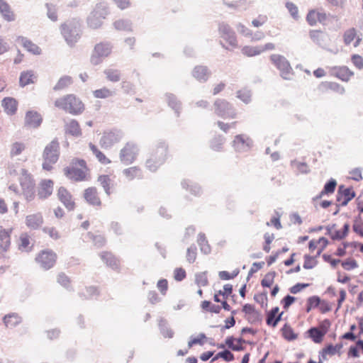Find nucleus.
Segmentation results:
<instances>
[{
	"label": "nucleus",
	"instance_id": "f257e3e1",
	"mask_svg": "<svg viewBox=\"0 0 363 363\" xmlns=\"http://www.w3.org/2000/svg\"><path fill=\"white\" fill-rule=\"evenodd\" d=\"M54 105L57 108L74 116L80 115L85 110L83 101L73 94H66L57 99L54 101Z\"/></svg>",
	"mask_w": 363,
	"mask_h": 363
},
{
	"label": "nucleus",
	"instance_id": "f03ea898",
	"mask_svg": "<svg viewBox=\"0 0 363 363\" xmlns=\"http://www.w3.org/2000/svg\"><path fill=\"white\" fill-rule=\"evenodd\" d=\"M65 176L74 182L87 181L90 178L89 169L84 160L76 159L70 167L64 169Z\"/></svg>",
	"mask_w": 363,
	"mask_h": 363
},
{
	"label": "nucleus",
	"instance_id": "7ed1b4c3",
	"mask_svg": "<svg viewBox=\"0 0 363 363\" xmlns=\"http://www.w3.org/2000/svg\"><path fill=\"white\" fill-rule=\"evenodd\" d=\"M60 32L65 41L70 45H74L80 39L82 30L77 21H69L60 26Z\"/></svg>",
	"mask_w": 363,
	"mask_h": 363
},
{
	"label": "nucleus",
	"instance_id": "20e7f679",
	"mask_svg": "<svg viewBox=\"0 0 363 363\" xmlns=\"http://www.w3.org/2000/svg\"><path fill=\"white\" fill-rule=\"evenodd\" d=\"M21 194L25 200L30 202L35 198V182L33 176L26 169H23L19 177Z\"/></svg>",
	"mask_w": 363,
	"mask_h": 363
},
{
	"label": "nucleus",
	"instance_id": "39448f33",
	"mask_svg": "<svg viewBox=\"0 0 363 363\" xmlns=\"http://www.w3.org/2000/svg\"><path fill=\"white\" fill-rule=\"evenodd\" d=\"M60 156V145L57 140L51 141L45 148L43 157V169L51 171Z\"/></svg>",
	"mask_w": 363,
	"mask_h": 363
},
{
	"label": "nucleus",
	"instance_id": "423d86ee",
	"mask_svg": "<svg viewBox=\"0 0 363 363\" xmlns=\"http://www.w3.org/2000/svg\"><path fill=\"white\" fill-rule=\"evenodd\" d=\"M113 50V45L108 41H101L96 43L92 50L91 55V62L93 65H98L102 62V60L108 57Z\"/></svg>",
	"mask_w": 363,
	"mask_h": 363
},
{
	"label": "nucleus",
	"instance_id": "0eeeda50",
	"mask_svg": "<svg viewBox=\"0 0 363 363\" xmlns=\"http://www.w3.org/2000/svg\"><path fill=\"white\" fill-rule=\"evenodd\" d=\"M108 14V8L102 4H97L87 18V25L91 29H98L103 24L106 16Z\"/></svg>",
	"mask_w": 363,
	"mask_h": 363
},
{
	"label": "nucleus",
	"instance_id": "6e6552de",
	"mask_svg": "<svg viewBox=\"0 0 363 363\" xmlns=\"http://www.w3.org/2000/svg\"><path fill=\"white\" fill-rule=\"evenodd\" d=\"M57 254L52 250H40L35 256V262L44 270L52 269L56 264Z\"/></svg>",
	"mask_w": 363,
	"mask_h": 363
},
{
	"label": "nucleus",
	"instance_id": "1a4fd4ad",
	"mask_svg": "<svg viewBox=\"0 0 363 363\" xmlns=\"http://www.w3.org/2000/svg\"><path fill=\"white\" fill-rule=\"evenodd\" d=\"M138 153V145L134 143L128 142L121 150L119 158L124 164H130L136 160Z\"/></svg>",
	"mask_w": 363,
	"mask_h": 363
},
{
	"label": "nucleus",
	"instance_id": "9d476101",
	"mask_svg": "<svg viewBox=\"0 0 363 363\" xmlns=\"http://www.w3.org/2000/svg\"><path fill=\"white\" fill-rule=\"evenodd\" d=\"M271 60L273 64L281 72V77L285 79H290L293 74V69L289 62L284 57L278 55L271 56Z\"/></svg>",
	"mask_w": 363,
	"mask_h": 363
},
{
	"label": "nucleus",
	"instance_id": "9b49d317",
	"mask_svg": "<svg viewBox=\"0 0 363 363\" xmlns=\"http://www.w3.org/2000/svg\"><path fill=\"white\" fill-rule=\"evenodd\" d=\"M214 108L216 115L222 118H234L236 116V113L234 111H230L231 106L225 100H216L214 103Z\"/></svg>",
	"mask_w": 363,
	"mask_h": 363
},
{
	"label": "nucleus",
	"instance_id": "f8f14e48",
	"mask_svg": "<svg viewBox=\"0 0 363 363\" xmlns=\"http://www.w3.org/2000/svg\"><path fill=\"white\" fill-rule=\"evenodd\" d=\"M54 181L50 179H42L37 189V196L39 199L44 200L50 197L53 192Z\"/></svg>",
	"mask_w": 363,
	"mask_h": 363
},
{
	"label": "nucleus",
	"instance_id": "ddd939ff",
	"mask_svg": "<svg viewBox=\"0 0 363 363\" xmlns=\"http://www.w3.org/2000/svg\"><path fill=\"white\" fill-rule=\"evenodd\" d=\"M58 199L68 211L75 208V202L71 193L64 186H60L57 193Z\"/></svg>",
	"mask_w": 363,
	"mask_h": 363
},
{
	"label": "nucleus",
	"instance_id": "4468645a",
	"mask_svg": "<svg viewBox=\"0 0 363 363\" xmlns=\"http://www.w3.org/2000/svg\"><path fill=\"white\" fill-rule=\"evenodd\" d=\"M284 311H280L278 306L273 307L265 312L266 324L271 328H276L281 320Z\"/></svg>",
	"mask_w": 363,
	"mask_h": 363
},
{
	"label": "nucleus",
	"instance_id": "2eb2a0df",
	"mask_svg": "<svg viewBox=\"0 0 363 363\" xmlns=\"http://www.w3.org/2000/svg\"><path fill=\"white\" fill-rule=\"evenodd\" d=\"M330 73L332 77L345 82H347L354 75V72L346 66L333 67L330 69Z\"/></svg>",
	"mask_w": 363,
	"mask_h": 363
},
{
	"label": "nucleus",
	"instance_id": "dca6fc26",
	"mask_svg": "<svg viewBox=\"0 0 363 363\" xmlns=\"http://www.w3.org/2000/svg\"><path fill=\"white\" fill-rule=\"evenodd\" d=\"M306 21L311 26H314L317 23H324L327 20V14L322 10L311 9L306 15Z\"/></svg>",
	"mask_w": 363,
	"mask_h": 363
},
{
	"label": "nucleus",
	"instance_id": "f3484780",
	"mask_svg": "<svg viewBox=\"0 0 363 363\" xmlns=\"http://www.w3.org/2000/svg\"><path fill=\"white\" fill-rule=\"evenodd\" d=\"M0 15L8 23L14 22L17 18L14 10L6 0H0Z\"/></svg>",
	"mask_w": 363,
	"mask_h": 363
},
{
	"label": "nucleus",
	"instance_id": "a211bd4d",
	"mask_svg": "<svg viewBox=\"0 0 363 363\" xmlns=\"http://www.w3.org/2000/svg\"><path fill=\"white\" fill-rule=\"evenodd\" d=\"M16 41L21 44L28 52L33 55H40L42 53V49L37 44L26 37L22 35L17 36Z\"/></svg>",
	"mask_w": 363,
	"mask_h": 363
},
{
	"label": "nucleus",
	"instance_id": "6ab92c4d",
	"mask_svg": "<svg viewBox=\"0 0 363 363\" xmlns=\"http://www.w3.org/2000/svg\"><path fill=\"white\" fill-rule=\"evenodd\" d=\"M122 135L117 131L105 132L101 138L100 143L102 147H111L121 140Z\"/></svg>",
	"mask_w": 363,
	"mask_h": 363
},
{
	"label": "nucleus",
	"instance_id": "aec40b11",
	"mask_svg": "<svg viewBox=\"0 0 363 363\" xmlns=\"http://www.w3.org/2000/svg\"><path fill=\"white\" fill-rule=\"evenodd\" d=\"M84 198L90 205L100 207L102 205L98 190L94 186L86 189L84 191Z\"/></svg>",
	"mask_w": 363,
	"mask_h": 363
},
{
	"label": "nucleus",
	"instance_id": "412c9836",
	"mask_svg": "<svg viewBox=\"0 0 363 363\" xmlns=\"http://www.w3.org/2000/svg\"><path fill=\"white\" fill-rule=\"evenodd\" d=\"M12 232V228H0V254H4L10 249Z\"/></svg>",
	"mask_w": 363,
	"mask_h": 363
},
{
	"label": "nucleus",
	"instance_id": "4be33fe9",
	"mask_svg": "<svg viewBox=\"0 0 363 363\" xmlns=\"http://www.w3.org/2000/svg\"><path fill=\"white\" fill-rule=\"evenodd\" d=\"M242 311L244 313V318L250 323H256L261 319L259 312L252 304H245Z\"/></svg>",
	"mask_w": 363,
	"mask_h": 363
},
{
	"label": "nucleus",
	"instance_id": "5701e85b",
	"mask_svg": "<svg viewBox=\"0 0 363 363\" xmlns=\"http://www.w3.org/2000/svg\"><path fill=\"white\" fill-rule=\"evenodd\" d=\"M26 226L31 230H38L42 227L44 218L41 213L29 214L26 217Z\"/></svg>",
	"mask_w": 363,
	"mask_h": 363
},
{
	"label": "nucleus",
	"instance_id": "b1692460",
	"mask_svg": "<svg viewBox=\"0 0 363 363\" xmlns=\"http://www.w3.org/2000/svg\"><path fill=\"white\" fill-rule=\"evenodd\" d=\"M350 225L345 223L342 230H338L335 224L332 225L328 228V234L333 240H342L345 238L349 232Z\"/></svg>",
	"mask_w": 363,
	"mask_h": 363
},
{
	"label": "nucleus",
	"instance_id": "393cba45",
	"mask_svg": "<svg viewBox=\"0 0 363 363\" xmlns=\"http://www.w3.org/2000/svg\"><path fill=\"white\" fill-rule=\"evenodd\" d=\"M343 40L346 45H350L352 42H354V47H357L360 44L362 38L357 34V30L354 28H351L344 32Z\"/></svg>",
	"mask_w": 363,
	"mask_h": 363
},
{
	"label": "nucleus",
	"instance_id": "a878e982",
	"mask_svg": "<svg viewBox=\"0 0 363 363\" xmlns=\"http://www.w3.org/2000/svg\"><path fill=\"white\" fill-rule=\"evenodd\" d=\"M355 196V192L352 188L343 189L340 187L337 194V201L341 206H346Z\"/></svg>",
	"mask_w": 363,
	"mask_h": 363
},
{
	"label": "nucleus",
	"instance_id": "bb28decb",
	"mask_svg": "<svg viewBox=\"0 0 363 363\" xmlns=\"http://www.w3.org/2000/svg\"><path fill=\"white\" fill-rule=\"evenodd\" d=\"M16 245L18 249L21 252L30 251L33 247L30 236L27 233H21L16 240Z\"/></svg>",
	"mask_w": 363,
	"mask_h": 363
},
{
	"label": "nucleus",
	"instance_id": "cd10ccee",
	"mask_svg": "<svg viewBox=\"0 0 363 363\" xmlns=\"http://www.w3.org/2000/svg\"><path fill=\"white\" fill-rule=\"evenodd\" d=\"M225 30V28L221 30V38L223 40V46L227 49H231L237 47L238 43L235 33L233 32Z\"/></svg>",
	"mask_w": 363,
	"mask_h": 363
},
{
	"label": "nucleus",
	"instance_id": "c85d7f7f",
	"mask_svg": "<svg viewBox=\"0 0 363 363\" xmlns=\"http://www.w3.org/2000/svg\"><path fill=\"white\" fill-rule=\"evenodd\" d=\"M42 121L41 115L35 111H29L26 114L25 123L30 127H38L41 124Z\"/></svg>",
	"mask_w": 363,
	"mask_h": 363
},
{
	"label": "nucleus",
	"instance_id": "c756f323",
	"mask_svg": "<svg viewBox=\"0 0 363 363\" xmlns=\"http://www.w3.org/2000/svg\"><path fill=\"white\" fill-rule=\"evenodd\" d=\"M1 106L8 115H14L18 110V101L12 97H5L1 101Z\"/></svg>",
	"mask_w": 363,
	"mask_h": 363
},
{
	"label": "nucleus",
	"instance_id": "7c9ffc66",
	"mask_svg": "<svg viewBox=\"0 0 363 363\" xmlns=\"http://www.w3.org/2000/svg\"><path fill=\"white\" fill-rule=\"evenodd\" d=\"M320 86L324 92L333 91L339 94H344L345 92V88L335 82H322Z\"/></svg>",
	"mask_w": 363,
	"mask_h": 363
},
{
	"label": "nucleus",
	"instance_id": "2f4dec72",
	"mask_svg": "<svg viewBox=\"0 0 363 363\" xmlns=\"http://www.w3.org/2000/svg\"><path fill=\"white\" fill-rule=\"evenodd\" d=\"M252 145V140L250 138L245 137L244 135H238L233 140V147L238 151L248 148Z\"/></svg>",
	"mask_w": 363,
	"mask_h": 363
},
{
	"label": "nucleus",
	"instance_id": "473e14b6",
	"mask_svg": "<svg viewBox=\"0 0 363 363\" xmlns=\"http://www.w3.org/2000/svg\"><path fill=\"white\" fill-rule=\"evenodd\" d=\"M27 150L26 144L21 141L13 143L10 146L9 155L11 158L23 155Z\"/></svg>",
	"mask_w": 363,
	"mask_h": 363
},
{
	"label": "nucleus",
	"instance_id": "72a5a7b5",
	"mask_svg": "<svg viewBox=\"0 0 363 363\" xmlns=\"http://www.w3.org/2000/svg\"><path fill=\"white\" fill-rule=\"evenodd\" d=\"M65 130L67 134L72 135L74 137L82 135V130L79 123L74 119L70 120L65 125Z\"/></svg>",
	"mask_w": 363,
	"mask_h": 363
},
{
	"label": "nucleus",
	"instance_id": "f704fd0d",
	"mask_svg": "<svg viewBox=\"0 0 363 363\" xmlns=\"http://www.w3.org/2000/svg\"><path fill=\"white\" fill-rule=\"evenodd\" d=\"M36 78L37 77L33 71H23L20 74L19 84L21 87H24L27 85L35 83Z\"/></svg>",
	"mask_w": 363,
	"mask_h": 363
},
{
	"label": "nucleus",
	"instance_id": "c9c22d12",
	"mask_svg": "<svg viewBox=\"0 0 363 363\" xmlns=\"http://www.w3.org/2000/svg\"><path fill=\"white\" fill-rule=\"evenodd\" d=\"M280 332L282 337L289 342L294 341L298 337V333L294 331V328L289 323H285L280 329Z\"/></svg>",
	"mask_w": 363,
	"mask_h": 363
},
{
	"label": "nucleus",
	"instance_id": "e433bc0d",
	"mask_svg": "<svg viewBox=\"0 0 363 363\" xmlns=\"http://www.w3.org/2000/svg\"><path fill=\"white\" fill-rule=\"evenodd\" d=\"M89 147L91 150L92 153L95 155L96 158L101 164L108 165L111 163V159H109L99 147L90 143Z\"/></svg>",
	"mask_w": 363,
	"mask_h": 363
},
{
	"label": "nucleus",
	"instance_id": "4c0bfd02",
	"mask_svg": "<svg viewBox=\"0 0 363 363\" xmlns=\"http://www.w3.org/2000/svg\"><path fill=\"white\" fill-rule=\"evenodd\" d=\"M100 257L101 259L111 268L116 269L118 267V259L111 252L105 251L101 253Z\"/></svg>",
	"mask_w": 363,
	"mask_h": 363
},
{
	"label": "nucleus",
	"instance_id": "58836bf2",
	"mask_svg": "<svg viewBox=\"0 0 363 363\" xmlns=\"http://www.w3.org/2000/svg\"><path fill=\"white\" fill-rule=\"evenodd\" d=\"M342 348V344H336L335 345H329L322 350L321 355L323 359H326L327 356H333L336 354H340Z\"/></svg>",
	"mask_w": 363,
	"mask_h": 363
},
{
	"label": "nucleus",
	"instance_id": "ea45409f",
	"mask_svg": "<svg viewBox=\"0 0 363 363\" xmlns=\"http://www.w3.org/2000/svg\"><path fill=\"white\" fill-rule=\"evenodd\" d=\"M336 186H337L336 181L333 179H330L328 182H327L325 184L323 189L320 191V193L318 195H317L314 198V199L318 200V199H321L324 195L332 194L333 193H334Z\"/></svg>",
	"mask_w": 363,
	"mask_h": 363
},
{
	"label": "nucleus",
	"instance_id": "a19ab883",
	"mask_svg": "<svg viewBox=\"0 0 363 363\" xmlns=\"http://www.w3.org/2000/svg\"><path fill=\"white\" fill-rule=\"evenodd\" d=\"M123 174L128 180H133L135 179H141L143 177L141 169L136 166L130 167L123 170Z\"/></svg>",
	"mask_w": 363,
	"mask_h": 363
},
{
	"label": "nucleus",
	"instance_id": "79ce46f5",
	"mask_svg": "<svg viewBox=\"0 0 363 363\" xmlns=\"http://www.w3.org/2000/svg\"><path fill=\"white\" fill-rule=\"evenodd\" d=\"M21 322V318L18 313H13L4 317V323L7 328H13Z\"/></svg>",
	"mask_w": 363,
	"mask_h": 363
},
{
	"label": "nucleus",
	"instance_id": "37998d69",
	"mask_svg": "<svg viewBox=\"0 0 363 363\" xmlns=\"http://www.w3.org/2000/svg\"><path fill=\"white\" fill-rule=\"evenodd\" d=\"M114 91L111 89L103 86L100 89H96L93 91V96L96 99H105L111 97Z\"/></svg>",
	"mask_w": 363,
	"mask_h": 363
},
{
	"label": "nucleus",
	"instance_id": "c03bdc74",
	"mask_svg": "<svg viewBox=\"0 0 363 363\" xmlns=\"http://www.w3.org/2000/svg\"><path fill=\"white\" fill-rule=\"evenodd\" d=\"M207 342V337L204 333H200L196 336H191L188 342V347L191 348L195 345H203Z\"/></svg>",
	"mask_w": 363,
	"mask_h": 363
},
{
	"label": "nucleus",
	"instance_id": "a18cd8bd",
	"mask_svg": "<svg viewBox=\"0 0 363 363\" xmlns=\"http://www.w3.org/2000/svg\"><path fill=\"white\" fill-rule=\"evenodd\" d=\"M98 182L104 188L106 194L109 196L111 194V187L113 183L110 177L106 174L100 175L98 177Z\"/></svg>",
	"mask_w": 363,
	"mask_h": 363
},
{
	"label": "nucleus",
	"instance_id": "49530a36",
	"mask_svg": "<svg viewBox=\"0 0 363 363\" xmlns=\"http://www.w3.org/2000/svg\"><path fill=\"white\" fill-rule=\"evenodd\" d=\"M308 333L315 343H320L325 335L318 328H311L308 330Z\"/></svg>",
	"mask_w": 363,
	"mask_h": 363
},
{
	"label": "nucleus",
	"instance_id": "de8ad7c7",
	"mask_svg": "<svg viewBox=\"0 0 363 363\" xmlns=\"http://www.w3.org/2000/svg\"><path fill=\"white\" fill-rule=\"evenodd\" d=\"M197 242L200 247V249L205 254H208L211 252V246L209 245L205 234L199 233L197 237Z\"/></svg>",
	"mask_w": 363,
	"mask_h": 363
},
{
	"label": "nucleus",
	"instance_id": "09e8293b",
	"mask_svg": "<svg viewBox=\"0 0 363 363\" xmlns=\"http://www.w3.org/2000/svg\"><path fill=\"white\" fill-rule=\"evenodd\" d=\"M107 80L111 82H118L121 80V72L118 69H107L104 71Z\"/></svg>",
	"mask_w": 363,
	"mask_h": 363
},
{
	"label": "nucleus",
	"instance_id": "8fccbe9b",
	"mask_svg": "<svg viewBox=\"0 0 363 363\" xmlns=\"http://www.w3.org/2000/svg\"><path fill=\"white\" fill-rule=\"evenodd\" d=\"M194 77L198 80H206L208 77V69L203 66H197L193 72Z\"/></svg>",
	"mask_w": 363,
	"mask_h": 363
},
{
	"label": "nucleus",
	"instance_id": "3c124183",
	"mask_svg": "<svg viewBox=\"0 0 363 363\" xmlns=\"http://www.w3.org/2000/svg\"><path fill=\"white\" fill-rule=\"evenodd\" d=\"M57 283L61 285L62 287L70 289L72 280L64 272L60 273L57 277Z\"/></svg>",
	"mask_w": 363,
	"mask_h": 363
},
{
	"label": "nucleus",
	"instance_id": "603ef678",
	"mask_svg": "<svg viewBox=\"0 0 363 363\" xmlns=\"http://www.w3.org/2000/svg\"><path fill=\"white\" fill-rule=\"evenodd\" d=\"M72 83V79L71 77L65 76L61 77L55 84V90H61L68 87Z\"/></svg>",
	"mask_w": 363,
	"mask_h": 363
},
{
	"label": "nucleus",
	"instance_id": "864d4df0",
	"mask_svg": "<svg viewBox=\"0 0 363 363\" xmlns=\"http://www.w3.org/2000/svg\"><path fill=\"white\" fill-rule=\"evenodd\" d=\"M274 239H275V235L274 233H264V241L262 245V248L265 252L269 253L270 252L271 244L274 241Z\"/></svg>",
	"mask_w": 363,
	"mask_h": 363
},
{
	"label": "nucleus",
	"instance_id": "5fc2aeb1",
	"mask_svg": "<svg viewBox=\"0 0 363 363\" xmlns=\"http://www.w3.org/2000/svg\"><path fill=\"white\" fill-rule=\"evenodd\" d=\"M276 277L275 272H269L267 273L261 281V284L263 287H271L274 283V279Z\"/></svg>",
	"mask_w": 363,
	"mask_h": 363
},
{
	"label": "nucleus",
	"instance_id": "6e6d98bb",
	"mask_svg": "<svg viewBox=\"0 0 363 363\" xmlns=\"http://www.w3.org/2000/svg\"><path fill=\"white\" fill-rule=\"evenodd\" d=\"M317 257L315 255H305L303 268L306 269H311L315 267L318 263Z\"/></svg>",
	"mask_w": 363,
	"mask_h": 363
},
{
	"label": "nucleus",
	"instance_id": "4d7b16f0",
	"mask_svg": "<svg viewBox=\"0 0 363 363\" xmlns=\"http://www.w3.org/2000/svg\"><path fill=\"white\" fill-rule=\"evenodd\" d=\"M291 167L298 172L305 174L309 172L308 165L306 162L294 160L291 163Z\"/></svg>",
	"mask_w": 363,
	"mask_h": 363
},
{
	"label": "nucleus",
	"instance_id": "13d9d810",
	"mask_svg": "<svg viewBox=\"0 0 363 363\" xmlns=\"http://www.w3.org/2000/svg\"><path fill=\"white\" fill-rule=\"evenodd\" d=\"M225 345L235 351H239L242 349V344L240 340H237L233 337H228L225 340Z\"/></svg>",
	"mask_w": 363,
	"mask_h": 363
},
{
	"label": "nucleus",
	"instance_id": "bf43d9fd",
	"mask_svg": "<svg viewBox=\"0 0 363 363\" xmlns=\"http://www.w3.org/2000/svg\"><path fill=\"white\" fill-rule=\"evenodd\" d=\"M320 303V298L317 296H313L308 298L306 303V311L309 312L313 308H318Z\"/></svg>",
	"mask_w": 363,
	"mask_h": 363
},
{
	"label": "nucleus",
	"instance_id": "052dcab7",
	"mask_svg": "<svg viewBox=\"0 0 363 363\" xmlns=\"http://www.w3.org/2000/svg\"><path fill=\"white\" fill-rule=\"evenodd\" d=\"M262 52L263 49H260L259 47L245 46L242 49V52L248 57L259 55Z\"/></svg>",
	"mask_w": 363,
	"mask_h": 363
},
{
	"label": "nucleus",
	"instance_id": "680f3d73",
	"mask_svg": "<svg viewBox=\"0 0 363 363\" xmlns=\"http://www.w3.org/2000/svg\"><path fill=\"white\" fill-rule=\"evenodd\" d=\"M195 281L199 286H205L208 284V277L206 272L196 274Z\"/></svg>",
	"mask_w": 363,
	"mask_h": 363
},
{
	"label": "nucleus",
	"instance_id": "e2e57ef3",
	"mask_svg": "<svg viewBox=\"0 0 363 363\" xmlns=\"http://www.w3.org/2000/svg\"><path fill=\"white\" fill-rule=\"evenodd\" d=\"M43 232L49 235L51 239L58 240L60 238L59 231L55 227H46L43 228Z\"/></svg>",
	"mask_w": 363,
	"mask_h": 363
},
{
	"label": "nucleus",
	"instance_id": "0e129e2a",
	"mask_svg": "<svg viewBox=\"0 0 363 363\" xmlns=\"http://www.w3.org/2000/svg\"><path fill=\"white\" fill-rule=\"evenodd\" d=\"M268 21V17L267 15L260 14L256 18L253 19L252 21V25L254 27L259 28L264 26Z\"/></svg>",
	"mask_w": 363,
	"mask_h": 363
},
{
	"label": "nucleus",
	"instance_id": "69168bd1",
	"mask_svg": "<svg viewBox=\"0 0 363 363\" xmlns=\"http://www.w3.org/2000/svg\"><path fill=\"white\" fill-rule=\"evenodd\" d=\"M48 9L47 15L48 18L52 21H57L58 19L57 9L55 6L52 4H46Z\"/></svg>",
	"mask_w": 363,
	"mask_h": 363
},
{
	"label": "nucleus",
	"instance_id": "338daca9",
	"mask_svg": "<svg viewBox=\"0 0 363 363\" xmlns=\"http://www.w3.org/2000/svg\"><path fill=\"white\" fill-rule=\"evenodd\" d=\"M196 247L195 246H191L187 249L186 259L189 263H194L196 261Z\"/></svg>",
	"mask_w": 363,
	"mask_h": 363
},
{
	"label": "nucleus",
	"instance_id": "774afa93",
	"mask_svg": "<svg viewBox=\"0 0 363 363\" xmlns=\"http://www.w3.org/2000/svg\"><path fill=\"white\" fill-rule=\"evenodd\" d=\"M157 287L158 290L160 291L161 294L165 296L169 288L167 280L165 279H160L157 281Z\"/></svg>",
	"mask_w": 363,
	"mask_h": 363
}]
</instances>
